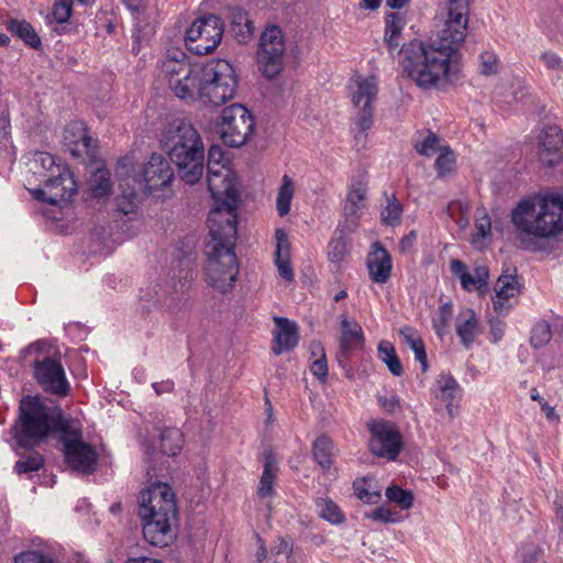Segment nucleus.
<instances>
[{
  "label": "nucleus",
  "instance_id": "obj_12",
  "mask_svg": "<svg viewBox=\"0 0 563 563\" xmlns=\"http://www.w3.org/2000/svg\"><path fill=\"white\" fill-rule=\"evenodd\" d=\"M162 71L168 78V86L179 99H192L199 74H194L184 52H175L162 64Z\"/></svg>",
  "mask_w": 563,
  "mask_h": 563
},
{
  "label": "nucleus",
  "instance_id": "obj_36",
  "mask_svg": "<svg viewBox=\"0 0 563 563\" xmlns=\"http://www.w3.org/2000/svg\"><path fill=\"white\" fill-rule=\"evenodd\" d=\"M404 25V18L399 13L393 12L386 15L384 41L390 49L399 46L398 37Z\"/></svg>",
  "mask_w": 563,
  "mask_h": 563
},
{
  "label": "nucleus",
  "instance_id": "obj_20",
  "mask_svg": "<svg viewBox=\"0 0 563 563\" xmlns=\"http://www.w3.org/2000/svg\"><path fill=\"white\" fill-rule=\"evenodd\" d=\"M197 243L196 235H188L176 245L174 258L178 261V265L173 267V279L176 277L179 279V288L176 291L184 292L187 284L194 279Z\"/></svg>",
  "mask_w": 563,
  "mask_h": 563
},
{
  "label": "nucleus",
  "instance_id": "obj_59",
  "mask_svg": "<svg viewBox=\"0 0 563 563\" xmlns=\"http://www.w3.org/2000/svg\"><path fill=\"white\" fill-rule=\"evenodd\" d=\"M435 168L439 175H444L452 170L454 166V156L450 151L441 152L438 158L435 159Z\"/></svg>",
  "mask_w": 563,
  "mask_h": 563
},
{
  "label": "nucleus",
  "instance_id": "obj_26",
  "mask_svg": "<svg viewBox=\"0 0 563 563\" xmlns=\"http://www.w3.org/2000/svg\"><path fill=\"white\" fill-rule=\"evenodd\" d=\"M456 334L465 349H470L481 333L476 313L472 309H463L456 317Z\"/></svg>",
  "mask_w": 563,
  "mask_h": 563
},
{
  "label": "nucleus",
  "instance_id": "obj_37",
  "mask_svg": "<svg viewBox=\"0 0 563 563\" xmlns=\"http://www.w3.org/2000/svg\"><path fill=\"white\" fill-rule=\"evenodd\" d=\"M407 345L415 352L416 360L421 364L422 372L428 371V360L424 343L422 339L415 333V331L406 327L400 330Z\"/></svg>",
  "mask_w": 563,
  "mask_h": 563
},
{
  "label": "nucleus",
  "instance_id": "obj_24",
  "mask_svg": "<svg viewBox=\"0 0 563 563\" xmlns=\"http://www.w3.org/2000/svg\"><path fill=\"white\" fill-rule=\"evenodd\" d=\"M274 322L276 330L274 331L272 351L276 355H280L284 351H290L298 344V331L295 322L283 317H275Z\"/></svg>",
  "mask_w": 563,
  "mask_h": 563
},
{
  "label": "nucleus",
  "instance_id": "obj_46",
  "mask_svg": "<svg viewBox=\"0 0 563 563\" xmlns=\"http://www.w3.org/2000/svg\"><path fill=\"white\" fill-rule=\"evenodd\" d=\"M552 338L551 327L547 321H539L532 329L530 343L534 349L547 345Z\"/></svg>",
  "mask_w": 563,
  "mask_h": 563
},
{
  "label": "nucleus",
  "instance_id": "obj_64",
  "mask_svg": "<svg viewBox=\"0 0 563 563\" xmlns=\"http://www.w3.org/2000/svg\"><path fill=\"white\" fill-rule=\"evenodd\" d=\"M489 328L493 342L496 343L500 341L505 333V322L500 319H490Z\"/></svg>",
  "mask_w": 563,
  "mask_h": 563
},
{
  "label": "nucleus",
  "instance_id": "obj_30",
  "mask_svg": "<svg viewBox=\"0 0 563 563\" xmlns=\"http://www.w3.org/2000/svg\"><path fill=\"white\" fill-rule=\"evenodd\" d=\"M276 251H275V264L278 268V274L286 282L294 280V272L289 263V242L287 235L282 229L276 230Z\"/></svg>",
  "mask_w": 563,
  "mask_h": 563
},
{
  "label": "nucleus",
  "instance_id": "obj_42",
  "mask_svg": "<svg viewBox=\"0 0 563 563\" xmlns=\"http://www.w3.org/2000/svg\"><path fill=\"white\" fill-rule=\"evenodd\" d=\"M90 185L96 197L109 195L112 186L109 172L104 168H98L91 176Z\"/></svg>",
  "mask_w": 563,
  "mask_h": 563
},
{
  "label": "nucleus",
  "instance_id": "obj_58",
  "mask_svg": "<svg viewBox=\"0 0 563 563\" xmlns=\"http://www.w3.org/2000/svg\"><path fill=\"white\" fill-rule=\"evenodd\" d=\"M365 485L366 483L364 481L354 483L353 486L356 496L366 504H375L378 500L380 494L378 492H369Z\"/></svg>",
  "mask_w": 563,
  "mask_h": 563
},
{
  "label": "nucleus",
  "instance_id": "obj_50",
  "mask_svg": "<svg viewBox=\"0 0 563 563\" xmlns=\"http://www.w3.org/2000/svg\"><path fill=\"white\" fill-rule=\"evenodd\" d=\"M439 146V137L437 134L428 131L427 135L420 140L415 141L416 151L423 156H432L435 154Z\"/></svg>",
  "mask_w": 563,
  "mask_h": 563
},
{
  "label": "nucleus",
  "instance_id": "obj_39",
  "mask_svg": "<svg viewBox=\"0 0 563 563\" xmlns=\"http://www.w3.org/2000/svg\"><path fill=\"white\" fill-rule=\"evenodd\" d=\"M437 398L453 401L460 393V385L451 374L442 373L437 378Z\"/></svg>",
  "mask_w": 563,
  "mask_h": 563
},
{
  "label": "nucleus",
  "instance_id": "obj_5",
  "mask_svg": "<svg viewBox=\"0 0 563 563\" xmlns=\"http://www.w3.org/2000/svg\"><path fill=\"white\" fill-rule=\"evenodd\" d=\"M69 424L59 406L44 404L38 397L25 396L20 401L14 439L20 446L30 449L53 433L62 434Z\"/></svg>",
  "mask_w": 563,
  "mask_h": 563
},
{
  "label": "nucleus",
  "instance_id": "obj_9",
  "mask_svg": "<svg viewBox=\"0 0 563 563\" xmlns=\"http://www.w3.org/2000/svg\"><path fill=\"white\" fill-rule=\"evenodd\" d=\"M252 113L243 104L233 103L225 107L218 123L220 136L230 147H240L246 143L254 131Z\"/></svg>",
  "mask_w": 563,
  "mask_h": 563
},
{
  "label": "nucleus",
  "instance_id": "obj_15",
  "mask_svg": "<svg viewBox=\"0 0 563 563\" xmlns=\"http://www.w3.org/2000/svg\"><path fill=\"white\" fill-rule=\"evenodd\" d=\"M42 183L43 188L32 190V196L53 206L70 200L77 191L74 175L66 165L48 178H44Z\"/></svg>",
  "mask_w": 563,
  "mask_h": 563
},
{
  "label": "nucleus",
  "instance_id": "obj_25",
  "mask_svg": "<svg viewBox=\"0 0 563 563\" xmlns=\"http://www.w3.org/2000/svg\"><path fill=\"white\" fill-rule=\"evenodd\" d=\"M367 268L375 283L384 284L390 277L391 257L378 242L373 244V251L367 257Z\"/></svg>",
  "mask_w": 563,
  "mask_h": 563
},
{
  "label": "nucleus",
  "instance_id": "obj_48",
  "mask_svg": "<svg viewBox=\"0 0 563 563\" xmlns=\"http://www.w3.org/2000/svg\"><path fill=\"white\" fill-rule=\"evenodd\" d=\"M452 312V303L450 302L443 303L439 307L438 316L432 320V327L439 336H443L445 334Z\"/></svg>",
  "mask_w": 563,
  "mask_h": 563
},
{
  "label": "nucleus",
  "instance_id": "obj_31",
  "mask_svg": "<svg viewBox=\"0 0 563 563\" xmlns=\"http://www.w3.org/2000/svg\"><path fill=\"white\" fill-rule=\"evenodd\" d=\"M65 141L69 145H74L69 151L74 156H79L85 153H89L91 137L87 135L86 128L82 122H73L65 130Z\"/></svg>",
  "mask_w": 563,
  "mask_h": 563
},
{
  "label": "nucleus",
  "instance_id": "obj_6",
  "mask_svg": "<svg viewBox=\"0 0 563 563\" xmlns=\"http://www.w3.org/2000/svg\"><path fill=\"white\" fill-rule=\"evenodd\" d=\"M236 86L233 66L225 59H212L200 68L196 91L205 103L220 106L235 96Z\"/></svg>",
  "mask_w": 563,
  "mask_h": 563
},
{
  "label": "nucleus",
  "instance_id": "obj_43",
  "mask_svg": "<svg viewBox=\"0 0 563 563\" xmlns=\"http://www.w3.org/2000/svg\"><path fill=\"white\" fill-rule=\"evenodd\" d=\"M339 235L333 238L329 243V258L331 262H341L344 260V257L347 254V242L345 239V234H349L347 232H342V229H339L335 231V234Z\"/></svg>",
  "mask_w": 563,
  "mask_h": 563
},
{
  "label": "nucleus",
  "instance_id": "obj_53",
  "mask_svg": "<svg viewBox=\"0 0 563 563\" xmlns=\"http://www.w3.org/2000/svg\"><path fill=\"white\" fill-rule=\"evenodd\" d=\"M271 559H280L284 561L291 560L292 555V543L289 539L277 538L275 544L269 551Z\"/></svg>",
  "mask_w": 563,
  "mask_h": 563
},
{
  "label": "nucleus",
  "instance_id": "obj_40",
  "mask_svg": "<svg viewBox=\"0 0 563 563\" xmlns=\"http://www.w3.org/2000/svg\"><path fill=\"white\" fill-rule=\"evenodd\" d=\"M363 209L361 205L345 202L343 207L344 221L339 224V229L347 233L355 231Z\"/></svg>",
  "mask_w": 563,
  "mask_h": 563
},
{
  "label": "nucleus",
  "instance_id": "obj_62",
  "mask_svg": "<svg viewBox=\"0 0 563 563\" xmlns=\"http://www.w3.org/2000/svg\"><path fill=\"white\" fill-rule=\"evenodd\" d=\"M154 296L147 291L146 294L141 296V301L143 302V310L146 312H150L152 310V307L158 308L162 307L161 298L162 296L158 295V292L155 290Z\"/></svg>",
  "mask_w": 563,
  "mask_h": 563
},
{
  "label": "nucleus",
  "instance_id": "obj_45",
  "mask_svg": "<svg viewBox=\"0 0 563 563\" xmlns=\"http://www.w3.org/2000/svg\"><path fill=\"white\" fill-rule=\"evenodd\" d=\"M386 497L389 501L399 505L402 509H409L413 505V495L410 490L399 486H390L386 489Z\"/></svg>",
  "mask_w": 563,
  "mask_h": 563
},
{
  "label": "nucleus",
  "instance_id": "obj_38",
  "mask_svg": "<svg viewBox=\"0 0 563 563\" xmlns=\"http://www.w3.org/2000/svg\"><path fill=\"white\" fill-rule=\"evenodd\" d=\"M377 354L382 362H384L389 372L395 376H400L404 373L402 365L396 354L394 345L388 341H382L377 347Z\"/></svg>",
  "mask_w": 563,
  "mask_h": 563
},
{
  "label": "nucleus",
  "instance_id": "obj_52",
  "mask_svg": "<svg viewBox=\"0 0 563 563\" xmlns=\"http://www.w3.org/2000/svg\"><path fill=\"white\" fill-rule=\"evenodd\" d=\"M224 152L219 145H211L208 151V164H207V173L216 174V169L229 168L227 164L223 163Z\"/></svg>",
  "mask_w": 563,
  "mask_h": 563
},
{
  "label": "nucleus",
  "instance_id": "obj_11",
  "mask_svg": "<svg viewBox=\"0 0 563 563\" xmlns=\"http://www.w3.org/2000/svg\"><path fill=\"white\" fill-rule=\"evenodd\" d=\"M224 32L223 21L209 14L196 19L186 32V46L196 55L212 53L220 44Z\"/></svg>",
  "mask_w": 563,
  "mask_h": 563
},
{
  "label": "nucleus",
  "instance_id": "obj_61",
  "mask_svg": "<svg viewBox=\"0 0 563 563\" xmlns=\"http://www.w3.org/2000/svg\"><path fill=\"white\" fill-rule=\"evenodd\" d=\"M530 398L532 400H536L540 404V407H541V410L544 412V415L547 416V418L549 420H554L556 419V415H555V410L552 406H550L545 400L544 398H542L540 396V394L538 393V390L536 388H532L531 389V393H530Z\"/></svg>",
  "mask_w": 563,
  "mask_h": 563
},
{
  "label": "nucleus",
  "instance_id": "obj_27",
  "mask_svg": "<svg viewBox=\"0 0 563 563\" xmlns=\"http://www.w3.org/2000/svg\"><path fill=\"white\" fill-rule=\"evenodd\" d=\"M230 33L239 44H247L254 36V22L249 12L241 8H233L230 11Z\"/></svg>",
  "mask_w": 563,
  "mask_h": 563
},
{
  "label": "nucleus",
  "instance_id": "obj_44",
  "mask_svg": "<svg viewBox=\"0 0 563 563\" xmlns=\"http://www.w3.org/2000/svg\"><path fill=\"white\" fill-rule=\"evenodd\" d=\"M402 207L395 196L387 198V205L382 210V221L390 227L399 224Z\"/></svg>",
  "mask_w": 563,
  "mask_h": 563
},
{
  "label": "nucleus",
  "instance_id": "obj_18",
  "mask_svg": "<svg viewBox=\"0 0 563 563\" xmlns=\"http://www.w3.org/2000/svg\"><path fill=\"white\" fill-rule=\"evenodd\" d=\"M134 169L133 159L129 156L122 157L117 163V175L120 178L119 187L121 194L117 197L118 210L124 216L136 212L137 209V190H140L136 176L131 175Z\"/></svg>",
  "mask_w": 563,
  "mask_h": 563
},
{
  "label": "nucleus",
  "instance_id": "obj_22",
  "mask_svg": "<svg viewBox=\"0 0 563 563\" xmlns=\"http://www.w3.org/2000/svg\"><path fill=\"white\" fill-rule=\"evenodd\" d=\"M495 297L493 298L494 310L498 314H507L511 308L509 300L517 297L521 291L516 269L512 272L506 269L497 279L495 287Z\"/></svg>",
  "mask_w": 563,
  "mask_h": 563
},
{
  "label": "nucleus",
  "instance_id": "obj_54",
  "mask_svg": "<svg viewBox=\"0 0 563 563\" xmlns=\"http://www.w3.org/2000/svg\"><path fill=\"white\" fill-rule=\"evenodd\" d=\"M498 71V57L493 52H483L479 55V73L492 76Z\"/></svg>",
  "mask_w": 563,
  "mask_h": 563
},
{
  "label": "nucleus",
  "instance_id": "obj_17",
  "mask_svg": "<svg viewBox=\"0 0 563 563\" xmlns=\"http://www.w3.org/2000/svg\"><path fill=\"white\" fill-rule=\"evenodd\" d=\"M34 377L40 386L53 395L65 397L70 386L59 361L45 357L34 362Z\"/></svg>",
  "mask_w": 563,
  "mask_h": 563
},
{
  "label": "nucleus",
  "instance_id": "obj_21",
  "mask_svg": "<svg viewBox=\"0 0 563 563\" xmlns=\"http://www.w3.org/2000/svg\"><path fill=\"white\" fill-rule=\"evenodd\" d=\"M563 144L562 130L558 125L545 126L538 136L539 161L549 167L556 166L561 159Z\"/></svg>",
  "mask_w": 563,
  "mask_h": 563
},
{
  "label": "nucleus",
  "instance_id": "obj_19",
  "mask_svg": "<svg viewBox=\"0 0 563 563\" xmlns=\"http://www.w3.org/2000/svg\"><path fill=\"white\" fill-rule=\"evenodd\" d=\"M136 181L140 189L148 192L162 189L169 185L174 179V170L169 162L161 154H152L144 165L142 173L136 175Z\"/></svg>",
  "mask_w": 563,
  "mask_h": 563
},
{
  "label": "nucleus",
  "instance_id": "obj_29",
  "mask_svg": "<svg viewBox=\"0 0 563 563\" xmlns=\"http://www.w3.org/2000/svg\"><path fill=\"white\" fill-rule=\"evenodd\" d=\"M29 170L42 183L44 178L57 173L65 165L46 152H35L29 159Z\"/></svg>",
  "mask_w": 563,
  "mask_h": 563
},
{
  "label": "nucleus",
  "instance_id": "obj_33",
  "mask_svg": "<svg viewBox=\"0 0 563 563\" xmlns=\"http://www.w3.org/2000/svg\"><path fill=\"white\" fill-rule=\"evenodd\" d=\"M312 455L317 464L323 470H330L333 464L334 444L325 435H319L312 443Z\"/></svg>",
  "mask_w": 563,
  "mask_h": 563
},
{
  "label": "nucleus",
  "instance_id": "obj_63",
  "mask_svg": "<svg viewBox=\"0 0 563 563\" xmlns=\"http://www.w3.org/2000/svg\"><path fill=\"white\" fill-rule=\"evenodd\" d=\"M474 278L477 283V290L486 289L488 286L489 272L486 266H476L474 269Z\"/></svg>",
  "mask_w": 563,
  "mask_h": 563
},
{
  "label": "nucleus",
  "instance_id": "obj_47",
  "mask_svg": "<svg viewBox=\"0 0 563 563\" xmlns=\"http://www.w3.org/2000/svg\"><path fill=\"white\" fill-rule=\"evenodd\" d=\"M44 465V459L38 453H31L25 459L16 461L14 471L18 474L36 472Z\"/></svg>",
  "mask_w": 563,
  "mask_h": 563
},
{
  "label": "nucleus",
  "instance_id": "obj_32",
  "mask_svg": "<svg viewBox=\"0 0 563 563\" xmlns=\"http://www.w3.org/2000/svg\"><path fill=\"white\" fill-rule=\"evenodd\" d=\"M7 30L31 48L41 47V38L35 29L25 20L9 19L5 21Z\"/></svg>",
  "mask_w": 563,
  "mask_h": 563
},
{
  "label": "nucleus",
  "instance_id": "obj_2",
  "mask_svg": "<svg viewBox=\"0 0 563 563\" xmlns=\"http://www.w3.org/2000/svg\"><path fill=\"white\" fill-rule=\"evenodd\" d=\"M518 247L538 252L539 240L563 232V195L547 194L521 200L511 211Z\"/></svg>",
  "mask_w": 563,
  "mask_h": 563
},
{
  "label": "nucleus",
  "instance_id": "obj_7",
  "mask_svg": "<svg viewBox=\"0 0 563 563\" xmlns=\"http://www.w3.org/2000/svg\"><path fill=\"white\" fill-rule=\"evenodd\" d=\"M217 173H207L208 189L216 206L208 216V227H224L232 224L238 228L239 195L230 168L216 169Z\"/></svg>",
  "mask_w": 563,
  "mask_h": 563
},
{
  "label": "nucleus",
  "instance_id": "obj_60",
  "mask_svg": "<svg viewBox=\"0 0 563 563\" xmlns=\"http://www.w3.org/2000/svg\"><path fill=\"white\" fill-rule=\"evenodd\" d=\"M368 518H372L373 520L389 523V522H397L398 521V514L391 511L388 508L385 507H377L372 511L371 515H367Z\"/></svg>",
  "mask_w": 563,
  "mask_h": 563
},
{
  "label": "nucleus",
  "instance_id": "obj_49",
  "mask_svg": "<svg viewBox=\"0 0 563 563\" xmlns=\"http://www.w3.org/2000/svg\"><path fill=\"white\" fill-rule=\"evenodd\" d=\"M320 517L333 525H339L344 520L339 506L330 499L322 500L320 504Z\"/></svg>",
  "mask_w": 563,
  "mask_h": 563
},
{
  "label": "nucleus",
  "instance_id": "obj_57",
  "mask_svg": "<svg viewBox=\"0 0 563 563\" xmlns=\"http://www.w3.org/2000/svg\"><path fill=\"white\" fill-rule=\"evenodd\" d=\"M14 563H54L43 553L34 550L23 551L14 556Z\"/></svg>",
  "mask_w": 563,
  "mask_h": 563
},
{
  "label": "nucleus",
  "instance_id": "obj_16",
  "mask_svg": "<svg viewBox=\"0 0 563 563\" xmlns=\"http://www.w3.org/2000/svg\"><path fill=\"white\" fill-rule=\"evenodd\" d=\"M356 89L352 91L351 98L356 109L355 123L361 132H366L373 125L374 106L378 88L375 77H357Z\"/></svg>",
  "mask_w": 563,
  "mask_h": 563
},
{
  "label": "nucleus",
  "instance_id": "obj_13",
  "mask_svg": "<svg viewBox=\"0 0 563 563\" xmlns=\"http://www.w3.org/2000/svg\"><path fill=\"white\" fill-rule=\"evenodd\" d=\"M139 516L176 518L177 506L172 488L167 484L158 482L141 492L139 497Z\"/></svg>",
  "mask_w": 563,
  "mask_h": 563
},
{
  "label": "nucleus",
  "instance_id": "obj_4",
  "mask_svg": "<svg viewBox=\"0 0 563 563\" xmlns=\"http://www.w3.org/2000/svg\"><path fill=\"white\" fill-rule=\"evenodd\" d=\"M238 228L232 224L210 227L206 242V282L219 292L225 294L234 287L239 275V263L234 252Z\"/></svg>",
  "mask_w": 563,
  "mask_h": 563
},
{
  "label": "nucleus",
  "instance_id": "obj_14",
  "mask_svg": "<svg viewBox=\"0 0 563 563\" xmlns=\"http://www.w3.org/2000/svg\"><path fill=\"white\" fill-rule=\"evenodd\" d=\"M369 451L378 457L395 461L402 450V439L397 428L387 421L377 420L368 424Z\"/></svg>",
  "mask_w": 563,
  "mask_h": 563
},
{
  "label": "nucleus",
  "instance_id": "obj_34",
  "mask_svg": "<svg viewBox=\"0 0 563 563\" xmlns=\"http://www.w3.org/2000/svg\"><path fill=\"white\" fill-rule=\"evenodd\" d=\"M275 457L272 453H267L265 456L264 470L258 484V496L261 498L269 497L274 494V482H275Z\"/></svg>",
  "mask_w": 563,
  "mask_h": 563
},
{
  "label": "nucleus",
  "instance_id": "obj_35",
  "mask_svg": "<svg viewBox=\"0 0 563 563\" xmlns=\"http://www.w3.org/2000/svg\"><path fill=\"white\" fill-rule=\"evenodd\" d=\"M161 450L163 455L175 456L183 448V434L177 428H167L162 431Z\"/></svg>",
  "mask_w": 563,
  "mask_h": 563
},
{
  "label": "nucleus",
  "instance_id": "obj_56",
  "mask_svg": "<svg viewBox=\"0 0 563 563\" xmlns=\"http://www.w3.org/2000/svg\"><path fill=\"white\" fill-rule=\"evenodd\" d=\"M367 194V187L362 181H356L352 184V186L349 189L346 200L345 202L354 203V205H361L362 208L365 207V199Z\"/></svg>",
  "mask_w": 563,
  "mask_h": 563
},
{
  "label": "nucleus",
  "instance_id": "obj_1",
  "mask_svg": "<svg viewBox=\"0 0 563 563\" xmlns=\"http://www.w3.org/2000/svg\"><path fill=\"white\" fill-rule=\"evenodd\" d=\"M470 0H445L435 15V34L428 44L411 41L400 51L401 65L421 88L452 80V67L467 34Z\"/></svg>",
  "mask_w": 563,
  "mask_h": 563
},
{
  "label": "nucleus",
  "instance_id": "obj_41",
  "mask_svg": "<svg viewBox=\"0 0 563 563\" xmlns=\"http://www.w3.org/2000/svg\"><path fill=\"white\" fill-rule=\"evenodd\" d=\"M294 195L292 183L290 178L285 175L283 177V184L278 190L277 195V210L280 217H284L290 211V202Z\"/></svg>",
  "mask_w": 563,
  "mask_h": 563
},
{
  "label": "nucleus",
  "instance_id": "obj_51",
  "mask_svg": "<svg viewBox=\"0 0 563 563\" xmlns=\"http://www.w3.org/2000/svg\"><path fill=\"white\" fill-rule=\"evenodd\" d=\"M73 10V0H54L52 15L57 24L66 23Z\"/></svg>",
  "mask_w": 563,
  "mask_h": 563
},
{
  "label": "nucleus",
  "instance_id": "obj_3",
  "mask_svg": "<svg viewBox=\"0 0 563 563\" xmlns=\"http://www.w3.org/2000/svg\"><path fill=\"white\" fill-rule=\"evenodd\" d=\"M159 142L186 184L194 185L201 179L205 147L199 132L190 121L180 117L170 120Z\"/></svg>",
  "mask_w": 563,
  "mask_h": 563
},
{
  "label": "nucleus",
  "instance_id": "obj_8",
  "mask_svg": "<svg viewBox=\"0 0 563 563\" xmlns=\"http://www.w3.org/2000/svg\"><path fill=\"white\" fill-rule=\"evenodd\" d=\"M286 53V36L283 29L276 24L267 25L261 33L256 57L264 75L273 79L284 68Z\"/></svg>",
  "mask_w": 563,
  "mask_h": 563
},
{
  "label": "nucleus",
  "instance_id": "obj_28",
  "mask_svg": "<svg viewBox=\"0 0 563 563\" xmlns=\"http://www.w3.org/2000/svg\"><path fill=\"white\" fill-rule=\"evenodd\" d=\"M340 349L342 355L346 358L352 351L363 347L365 338L361 325L355 321H350L345 316H341Z\"/></svg>",
  "mask_w": 563,
  "mask_h": 563
},
{
  "label": "nucleus",
  "instance_id": "obj_10",
  "mask_svg": "<svg viewBox=\"0 0 563 563\" xmlns=\"http://www.w3.org/2000/svg\"><path fill=\"white\" fill-rule=\"evenodd\" d=\"M59 442L64 446L65 461L73 471L86 475L96 471L98 454L92 445L82 441V433L79 428L69 424L59 434Z\"/></svg>",
  "mask_w": 563,
  "mask_h": 563
},
{
  "label": "nucleus",
  "instance_id": "obj_55",
  "mask_svg": "<svg viewBox=\"0 0 563 563\" xmlns=\"http://www.w3.org/2000/svg\"><path fill=\"white\" fill-rule=\"evenodd\" d=\"M316 350L320 353V357L314 360L310 366V371L320 382H325L328 377V364L325 353L320 344L316 345Z\"/></svg>",
  "mask_w": 563,
  "mask_h": 563
},
{
  "label": "nucleus",
  "instance_id": "obj_23",
  "mask_svg": "<svg viewBox=\"0 0 563 563\" xmlns=\"http://www.w3.org/2000/svg\"><path fill=\"white\" fill-rule=\"evenodd\" d=\"M141 519L143 523L144 539L150 544L166 547L173 541L175 536L172 530V526L176 522L177 517H141Z\"/></svg>",
  "mask_w": 563,
  "mask_h": 563
}]
</instances>
